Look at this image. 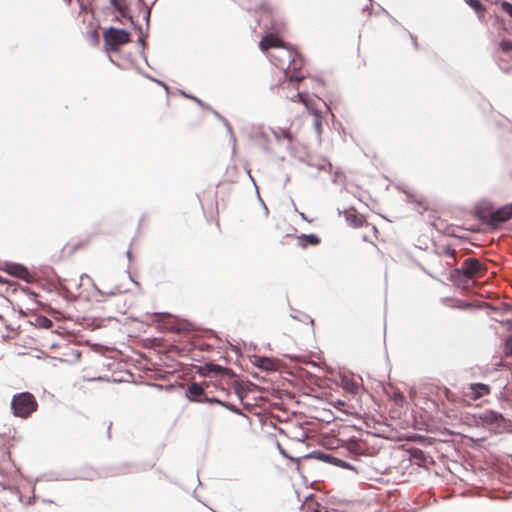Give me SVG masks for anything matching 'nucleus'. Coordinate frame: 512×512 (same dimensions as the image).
I'll return each mask as SVG.
<instances>
[{
    "label": "nucleus",
    "instance_id": "dca6fc26",
    "mask_svg": "<svg viewBox=\"0 0 512 512\" xmlns=\"http://www.w3.org/2000/svg\"><path fill=\"white\" fill-rule=\"evenodd\" d=\"M110 3L123 18L132 20V17L128 14V5L125 0H110Z\"/></svg>",
    "mask_w": 512,
    "mask_h": 512
},
{
    "label": "nucleus",
    "instance_id": "72a5a7b5",
    "mask_svg": "<svg viewBox=\"0 0 512 512\" xmlns=\"http://www.w3.org/2000/svg\"><path fill=\"white\" fill-rule=\"evenodd\" d=\"M510 353H511V356H512V346H511V352Z\"/></svg>",
    "mask_w": 512,
    "mask_h": 512
},
{
    "label": "nucleus",
    "instance_id": "20e7f679",
    "mask_svg": "<svg viewBox=\"0 0 512 512\" xmlns=\"http://www.w3.org/2000/svg\"><path fill=\"white\" fill-rule=\"evenodd\" d=\"M104 47L107 52H118L119 48L131 41L130 33L110 27L103 32Z\"/></svg>",
    "mask_w": 512,
    "mask_h": 512
},
{
    "label": "nucleus",
    "instance_id": "c756f323",
    "mask_svg": "<svg viewBox=\"0 0 512 512\" xmlns=\"http://www.w3.org/2000/svg\"><path fill=\"white\" fill-rule=\"evenodd\" d=\"M213 368H214V370H217V371H218V370H221V367H220V366H218V365H213Z\"/></svg>",
    "mask_w": 512,
    "mask_h": 512
},
{
    "label": "nucleus",
    "instance_id": "7c9ffc66",
    "mask_svg": "<svg viewBox=\"0 0 512 512\" xmlns=\"http://www.w3.org/2000/svg\"><path fill=\"white\" fill-rule=\"evenodd\" d=\"M64 2H65L67 5H71L72 0H64Z\"/></svg>",
    "mask_w": 512,
    "mask_h": 512
},
{
    "label": "nucleus",
    "instance_id": "2eb2a0df",
    "mask_svg": "<svg viewBox=\"0 0 512 512\" xmlns=\"http://www.w3.org/2000/svg\"><path fill=\"white\" fill-rule=\"evenodd\" d=\"M321 242L320 238L315 234H302L298 237V245L302 248H306L308 245H318Z\"/></svg>",
    "mask_w": 512,
    "mask_h": 512
},
{
    "label": "nucleus",
    "instance_id": "39448f33",
    "mask_svg": "<svg viewBox=\"0 0 512 512\" xmlns=\"http://www.w3.org/2000/svg\"><path fill=\"white\" fill-rule=\"evenodd\" d=\"M490 393L491 387L489 385L483 383H471L464 389L463 396L465 399H462L461 403L464 406H469V401H477Z\"/></svg>",
    "mask_w": 512,
    "mask_h": 512
},
{
    "label": "nucleus",
    "instance_id": "f8f14e48",
    "mask_svg": "<svg viewBox=\"0 0 512 512\" xmlns=\"http://www.w3.org/2000/svg\"><path fill=\"white\" fill-rule=\"evenodd\" d=\"M292 101H297V102H301L303 103L307 110H313L314 111V106L316 104H320L322 106H326V104L320 99V98H310L306 95H304L303 93H297L293 98H292Z\"/></svg>",
    "mask_w": 512,
    "mask_h": 512
},
{
    "label": "nucleus",
    "instance_id": "9b49d317",
    "mask_svg": "<svg viewBox=\"0 0 512 512\" xmlns=\"http://www.w3.org/2000/svg\"><path fill=\"white\" fill-rule=\"evenodd\" d=\"M284 44L285 43L277 35L269 33L261 39L259 48L262 51H267L270 48L284 47Z\"/></svg>",
    "mask_w": 512,
    "mask_h": 512
},
{
    "label": "nucleus",
    "instance_id": "423d86ee",
    "mask_svg": "<svg viewBox=\"0 0 512 512\" xmlns=\"http://www.w3.org/2000/svg\"><path fill=\"white\" fill-rule=\"evenodd\" d=\"M303 65L304 61L302 57L296 52V57H292V60L289 61L283 70L285 78L289 81V83H299L305 79V75L302 73Z\"/></svg>",
    "mask_w": 512,
    "mask_h": 512
},
{
    "label": "nucleus",
    "instance_id": "f257e3e1",
    "mask_svg": "<svg viewBox=\"0 0 512 512\" xmlns=\"http://www.w3.org/2000/svg\"><path fill=\"white\" fill-rule=\"evenodd\" d=\"M11 409L14 416L26 419L37 411L38 402L32 393L21 392L12 397Z\"/></svg>",
    "mask_w": 512,
    "mask_h": 512
},
{
    "label": "nucleus",
    "instance_id": "f3484780",
    "mask_svg": "<svg viewBox=\"0 0 512 512\" xmlns=\"http://www.w3.org/2000/svg\"><path fill=\"white\" fill-rule=\"evenodd\" d=\"M311 115L314 116V127L318 135L322 133V116H321V109L319 108V104H316L314 106L313 110H308Z\"/></svg>",
    "mask_w": 512,
    "mask_h": 512
},
{
    "label": "nucleus",
    "instance_id": "1a4fd4ad",
    "mask_svg": "<svg viewBox=\"0 0 512 512\" xmlns=\"http://www.w3.org/2000/svg\"><path fill=\"white\" fill-rule=\"evenodd\" d=\"M2 270L7 272L11 276L25 280L27 282H30L32 278L28 269L21 264L5 263L4 266L2 267Z\"/></svg>",
    "mask_w": 512,
    "mask_h": 512
},
{
    "label": "nucleus",
    "instance_id": "bb28decb",
    "mask_svg": "<svg viewBox=\"0 0 512 512\" xmlns=\"http://www.w3.org/2000/svg\"><path fill=\"white\" fill-rule=\"evenodd\" d=\"M336 406H337V407L345 406V402H344V401H342V400H338V401L336 402Z\"/></svg>",
    "mask_w": 512,
    "mask_h": 512
},
{
    "label": "nucleus",
    "instance_id": "a878e982",
    "mask_svg": "<svg viewBox=\"0 0 512 512\" xmlns=\"http://www.w3.org/2000/svg\"><path fill=\"white\" fill-rule=\"evenodd\" d=\"M446 397H447L448 400H451V401L453 400L452 399V394L450 393V391L448 389L446 390Z\"/></svg>",
    "mask_w": 512,
    "mask_h": 512
},
{
    "label": "nucleus",
    "instance_id": "473e14b6",
    "mask_svg": "<svg viewBox=\"0 0 512 512\" xmlns=\"http://www.w3.org/2000/svg\"><path fill=\"white\" fill-rule=\"evenodd\" d=\"M3 282H4L3 278H2V276H0V283H3Z\"/></svg>",
    "mask_w": 512,
    "mask_h": 512
},
{
    "label": "nucleus",
    "instance_id": "6e6552de",
    "mask_svg": "<svg viewBox=\"0 0 512 512\" xmlns=\"http://www.w3.org/2000/svg\"><path fill=\"white\" fill-rule=\"evenodd\" d=\"M270 58L272 62L282 70L285 69L289 61L292 60V57H296V50L291 47H287L284 44V47H280V50L276 53H271Z\"/></svg>",
    "mask_w": 512,
    "mask_h": 512
},
{
    "label": "nucleus",
    "instance_id": "aec40b11",
    "mask_svg": "<svg viewBox=\"0 0 512 512\" xmlns=\"http://www.w3.org/2000/svg\"><path fill=\"white\" fill-rule=\"evenodd\" d=\"M370 229V232L371 233H368V234H364L363 235V240L364 241H367V242H373L374 239H377L378 238V229L375 225H372V224H369V226L367 227Z\"/></svg>",
    "mask_w": 512,
    "mask_h": 512
},
{
    "label": "nucleus",
    "instance_id": "4be33fe9",
    "mask_svg": "<svg viewBox=\"0 0 512 512\" xmlns=\"http://www.w3.org/2000/svg\"><path fill=\"white\" fill-rule=\"evenodd\" d=\"M499 46H500V49L505 53L512 51V41L511 40H502L500 42Z\"/></svg>",
    "mask_w": 512,
    "mask_h": 512
},
{
    "label": "nucleus",
    "instance_id": "0eeeda50",
    "mask_svg": "<svg viewBox=\"0 0 512 512\" xmlns=\"http://www.w3.org/2000/svg\"><path fill=\"white\" fill-rule=\"evenodd\" d=\"M208 388H209L208 384H206L205 387H203L201 384L193 382L188 387V390H187L188 396L192 401L201 402L204 400V401L210 402V403L221 404L222 402L220 399L207 397L206 389H208Z\"/></svg>",
    "mask_w": 512,
    "mask_h": 512
},
{
    "label": "nucleus",
    "instance_id": "c85d7f7f",
    "mask_svg": "<svg viewBox=\"0 0 512 512\" xmlns=\"http://www.w3.org/2000/svg\"><path fill=\"white\" fill-rule=\"evenodd\" d=\"M44 322H47V326H51L52 325L51 320H49L47 318H44Z\"/></svg>",
    "mask_w": 512,
    "mask_h": 512
},
{
    "label": "nucleus",
    "instance_id": "b1692460",
    "mask_svg": "<svg viewBox=\"0 0 512 512\" xmlns=\"http://www.w3.org/2000/svg\"><path fill=\"white\" fill-rule=\"evenodd\" d=\"M501 8L504 12H506L511 18H512V4L507 2V1H503L501 3Z\"/></svg>",
    "mask_w": 512,
    "mask_h": 512
},
{
    "label": "nucleus",
    "instance_id": "ddd939ff",
    "mask_svg": "<svg viewBox=\"0 0 512 512\" xmlns=\"http://www.w3.org/2000/svg\"><path fill=\"white\" fill-rule=\"evenodd\" d=\"M17 335V328L8 324L6 319L2 315H0V337L2 339H13Z\"/></svg>",
    "mask_w": 512,
    "mask_h": 512
},
{
    "label": "nucleus",
    "instance_id": "a211bd4d",
    "mask_svg": "<svg viewBox=\"0 0 512 512\" xmlns=\"http://www.w3.org/2000/svg\"><path fill=\"white\" fill-rule=\"evenodd\" d=\"M440 255L443 258H451V261H446V265L448 267H453L456 265V263H457L456 250L453 249L452 247H450V246L444 247L442 249V251L440 252Z\"/></svg>",
    "mask_w": 512,
    "mask_h": 512
},
{
    "label": "nucleus",
    "instance_id": "cd10ccee",
    "mask_svg": "<svg viewBox=\"0 0 512 512\" xmlns=\"http://www.w3.org/2000/svg\"><path fill=\"white\" fill-rule=\"evenodd\" d=\"M93 37L95 38V41L97 42L98 41V33H97V31L93 32Z\"/></svg>",
    "mask_w": 512,
    "mask_h": 512
},
{
    "label": "nucleus",
    "instance_id": "f03ea898",
    "mask_svg": "<svg viewBox=\"0 0 512 512\" xmlns=\"http://www.w3.org/2000/svg\"><path fill=\"white\" fill-rule=\"evenodd\" d=\"M487 272V266L479 259L467 258L463 261L461 268H456L451 272L452 278L464 276L467 279L482 278Z\"/></svg>",
    "mask_w": 512,
    "mask_h": 512
},
{
    "label": "nucleus",
    "instance_id": "9d476101",
    "mask_svg": "<svg viewBox=\"0 0 512 512\" xmlns=\"http://www.w3.org/2000/svg\"><path fill=\"white\" fill-rule=\"evenodd\" d=\"M479 419L484 425L490 426H500L504 423L505 419L502 414L492 411L486 410L482 414L479 415Z\"/></svg>",
    "mask_w": 512,
    "mask_h": 512
},
{
    "label": "nucleus",
    "instance_id": "4468645a",
    "mask_svg": "<svg viewBox=\"0 0 512 512\" xmlns=\"http://www.w3.org/2000/svg\"><path fill=\"white\" fill-rule=\"evenodd\" d=\"M346 220H347L348 224L353 228L369 226V223L366 221L365 217L363 215L357 214L355 212L347 213Z\"/></svg>",
    "mask_w": 512,
    "mask_h": 512
},
{
    "label": "nucleus",
    "instance_id": "393cba45",
    "mask_svg": "<svg viewBox=\"0 0 512 512\" xmlns=\"http://www.w3.org/2000/svg\"><path fill=\"white\" fill-rule=\"evenodd\" d=\"M89 240H84V241H81L79 242L76 246H75V249L77 248H82V247H85V246H88L89 245Z\"/></svg>",
    "mask_w": 512,
    "mask_h": 512
},
{
    "label": "nucleus",
    "instance_id": "2f4dec72",
    "mask_svg": "<svg viewBox=\"0 0 512 512\" xmlns=\"http://www.w3.org/2000/svg\"><path fill=\"white\" fill-rule=\"evenodd\" d=\"M445 259V262L446 261H451V258H444Z\"/></svg>",
    "mask_w": 512,
    "mask_h": 512
},
{
    "label": "nucleus",
    "instance_id": "6ab92c4d",
    "mask_svg": "<svg viewBox=\"0 0 512 512\" xmlns=\"http://www.w3.org/2000/svg\"><path fill=\"white\" fill-rule=\"evenodd\" d=\"M465 2L473 8L480 16L485 13V7L480 0H465Z\"/></svg>",
    "mask_w": 512,
    "mask_h": 512
},
{
    "label": "nucleus",
    "instance_id": "7ed1b4c3",
    "mask_svg": "<svg viewBox=\"0 0 512 512\" xmlns=\"http://www.w3.org/2000/svg\"><path fill=\"white\" fill-rule=\"evenodd\" d=\"M479 217L489 225L496 226L499 223L512 219V203L504 205L493 211L491 207L483 206L478 208Z\"/></svg>",
    "mask_w": 512,
    "mask_h": 512
},
{
    "label": "nucleus",
    "instance_id": "5701e85b",
    "mask_svg": "<svg viewBox=\"0 0 512 512\" xmlns=\"http://www.w3.org/2000/svg\"><path fill=\"white\" fill-rule=\"evenodd\" d=\"M275 136H276V138L283 137L289 141H292V139H293L291 133L288 130H284V129L280 130L279 132H275Z\"/></svg>",
    "mask_w": 512,
    "mask_h": 512
},
{
    "label": "nucleus",
    "instance_id": "412c9836",
    "mask_svg": "<svg viewBox=\"0 0 512 512\" xmlns=\"http://www.w3.org/2000/svg\"><path fill=\"white\" fill-rule=\"evenodd\" d=\"M343 388L351 394H357L359 390V386L355 382L350 380L343 381Z\"/></svg>",
    "mask_w": 512,
    "mask_h": 512
}]
</instances>
